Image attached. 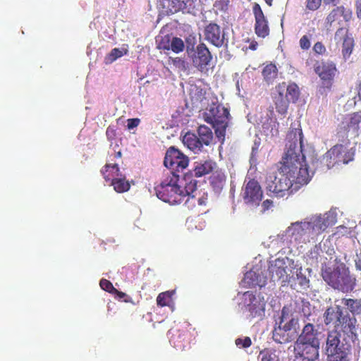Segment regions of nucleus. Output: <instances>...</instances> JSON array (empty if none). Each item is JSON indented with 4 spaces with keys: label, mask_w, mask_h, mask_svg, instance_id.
Returning a JSON list of instances; mask_svg holds the SVG:
<instances>
[{
    "label": "nucleus",
    "mask_w": 361,
    "mask_h": 361,
    "mask_svg": "<svg viewBox=\"0 0 361 361\" xmlns=\"http://www.w3.org/2000/svg\"><path fill=\"white\" fill-rule=\"evenodd\" d=\"M286 139V152L279 169L281 177L270 175L266 180L267 190L276 197L289 195L293 184L300 187L307 184L311 179L303 154V134L301 128H290Z\"/></svg>",
    "instance_id": "1"
},
{
    "label": "nucleus",
    "mask_w": 361,
    "mask_h": 361,
    "mask_svg": "<svg viewBox=\"0 0 361 361\" xmlns=\"http://www.w3.org/2000/svg\"><path fill=\"white\" fill-rule=\"evenodd\" d=\"M321 275L329 286L342 292L351 291L355 286V278L350 275L345 264L338 258L331 265L322 264Z\"/></svg>",
    "instance_id": "2"
},
{
    "label": "nucleus",
    "mask_w": 361,
    "mask_h": 361,
    "mask_svg": "<svg viewBox=\"0 0 361 361\" xmlns=\"http://www.w3.org/2000/svg\"><path fill=\"white\" fill-rule=\"evenodd\" d=\"M179 175L174 172L169 173L161 182L154 187L159 199L170 204H178L183 202L182 185L179 183Z\"/></svg>",
    "instance_id": "3"
},
{
    "label": "nucleus",
    "mask_w": 361,
    "mask_h": 361,
    "mask_svg": "<svg viewBox=\"0 0 361 361\" xmlns=\"http://www.w3.org/2000/svg\"><path fill=\"white\" fill-rule=\"evenodd\" d=\"M325 350L327 361H349L350 345L341 344L339 336L335 333L328 334Z\"/></svg>",
    "instance_id": "4"
},
{
    "label": "nucleus",
    "mask_w": 361,
    "mask_h": 361,
    "mask_svg": "<svg viewBox=\"0 0 361 361\" xmlns=\"http://www.w3.org/2000/svg\"><path fill=\"white\" fill-rule=\"evenodd\" d=\"M189 159L182 152L175 147H170L166 152L164 164L171 170L170 173L183 171L188 166Z\"/></svg>",
    "instance_id": "5"
},
{
    "label": "nucleus",
    "mask_w": 361,
    "mask_h": 361,
    "mask_svg": "<svg viewBox=\"0 0 361 361\" xmlns=\"http://www.w3.org/2000/svg\"><path fill=\"white\" fill-rule=\"evenodd\" d=\"M243 295L247 318L249 319H262L264 315L266 305L264 298L256 296L251 291L245 292Z\"/></svg>",
    "instance_id": "6"
},
{
    "label": "nucleus",
    "mask_w": 361,
    "mask_h": 361,
    "mask_svg": "<svg viewBox=\"0 0 361 361\" xmlns=\"http://www.w3.org/2000/svg\"><path fill=\"white\" fill-rule=\"evenodd\" d=\"M244 202L251 206H259L263 197V191L259 182L250 178L245 180L242 189Z\"/></svg>",
    "instance_id": "7"
},
{
    "label": "nucleus",
    "mask_w": 361,
    "mask_h": 361,
    "mask_svg": "<svg viewBox=\"0 0 361 361\" xmlns=\"http://www.w3.org/2000/svg\"><path fill=\"white\" fill-rule=\"evenodd\" d=\"M336 63L331 61H317L314 65V72L322 81V87L331 89L337 73Z\"/></svg>",
    "instance_id": "8"
},
{
    "label": "nucleus",
    "mask_w": 361,
    "mask_h": 361,
    "mask_svg": "<svg viewBox=\"0 0 361 361\" xmlns=\"http://www.w3.org/2000/svg\"><path fill=\"white\" fill-rule=\"evenodd\" d=\"M203 119L209 124H223L228 122L229 110L220 104L212 103L203 113Z\"/></svg>",
    "instance_id": "9"
},
{
    "label": "nucleus",
    "mask_w": 361,
    "mask_h": 361,
    "mask_svg": "<svg viewBox=\"0 0 361 361\" xmlns=\"http://www.w3.org/2000/svg\"><path fill=\"white\" fill-rule=\"evenodd\" d=\"M212 60V55L204 43L197 44L191 55L193 66L202 73L208 71V66H209Z\"/></svg>",
    "instance_id": "10"
},
{
    "label": "nucleus",
    "mask_w": 361,
    "mask_h": 361,
    "mask_svg": "<svg viewBox=\"0 0 361 361\" xmlns=\"http://www.w3.org/2000/svg\"><path fill=\"white\" fill-rule=\"evenodd\" d=\"M361 123V112H355L346 116L341 122L337 135L339 138L348 139L349 135L357 136Z\"/></svg>",
    "instance_id": "11"
},
{
    "label": "nucleus",
    "mask_w": 361,
    "mask_h": 361,
    "mask_svg": "<svg viewBox=\"0 0 361 361\" xmlns=\"http://www.w3.org/2000/svg\"><path fill=\"white\" fill-rule=\"evenodd\" d=\"M288 258H278L271 264L269 271L273 281H281L282 283L290 281L292 270L288 267Z\"/></svg>",
    "instance_id": "12"
},
{
    "label": "nucleus",
    "mask_w": 361,
    "mask_h": 361,
    "mask_svg": "<svg viewBox=\"0 0 361 361\" xmlns=\"http://www.w3.org/2000/svg\"><path fill=\"white\" fill-rule=\"evenodd\" d=\"M319 343L305 341L295 342L294 353L296 357L307 361H315L319 358Z\"/></svg>",
    "instance_id": "13"
},
{
    "label": "nucleus",
    "mask_w": 361,
    "mask_h": 361,
    "mask_svg": "<svg viewBox=\"0 0 361 361\" xmlns=\"http://www.w3.org/2000/svg\"><path fill=\"white\" fill-rule=\"evenodd\" d=\"M334 329L336 331L334 333L339 336V334L343 333L353 340L356 337L357 319L355 316H351L348 312H343Z\"/></svg>",
    "instance_id": "14"
},
{
    "label": "nucleus",
    "mask_w": 361,
    "mask_h": 361,
    "mask_svg": "<svg viewBox=\"0 0 361 361\" xmlns=\"http://www.w3.org/2000/svg\"><path fill=\"white\" fill-rule=\"evenodd\" d=\"M335 40H342L341 52L345 60L350 58L355 47V40L348 30L344 27L338 28L335 33Z\"/></svg>",
    "instance_id": "15"
},
{
    "label": "nucleus",
    "mask_w": 361,
    "mask_h": 361,
    "mask_svg": "<svg viewBox=\"0 0 361 361\" xmlns=\"http://www.w3.org/2000/svg\"><path fill=\"white\" fill-rule=\"evenodd\" d=\"M252 12L255 16V34L262 38H264L269 35V27L268 21L262 10L260 5L255 3L252 6Z\"/></svg>",
    "instance_id": "16"
},
{
    "label": "nucleus",
    "mask_w": 361,
    "mask_h": 361,
    "mask_svg": "<svg viewBox=\"0 0 361 361\" xmlns=\"http://www.w3.org/2000/svg\"><path fill=\"white\" fill-rule=\"evenodd\" d=\"M204 36L205 40L218 48L224 44L225 34L221 27L215 23H210L205 26Z\"/></svg>",
    "instance_id": "17"
},
{
    "label": "nucleus",
    "mask_w": 361,
    "mask_h": 361,
    "mask_svg": "<svg viewBox=\"0 0 361 361\" xmlns=\"http://www.w3.org/2000/svg\"><path fill=\"white\" fill-rule=\"evenodd\" d=\"M343 145H336L331 147L322 157V162L326 164L328 169L333 168L336 164H346L348 159H343L342 154Z\"/></svg>",
    "instance_id": "18"
},
{
    "label": "nucleus",
    "mask_w": 361,
    "mask_h": 361,
    "mask_svg": "<svg viewBox=\"0 0 361 361\" xmlns=\"http://www.w3.org/2000/svg\"><path fill=\"white\" fill-rule=\"evenodd\" d=\"M343 313V310L340 305H336L328 307L323 314L325 325L335 329Z\"/></svg>",
    "instance_id": "19"
},
{
    "label": "nucleus",
    "mask_w": 361,
    "mask_h": 361,
    "mask_svg": "<svg viewBox=\"0 0 361 361\" xmlns=\"http://www.w3.org/2000/svg\"><path fill=\"white\" fill-rule=\"evenodd\" d=\"M340 16H343L345 21H348L352 17V12L343 6H336L326 16L325 20L326 25L331 26L334 22L339 19Z\"/></svg>",
    "instance_id": "20"
},
{
    "label": "nucleus",
    "mask_w": 361,
    "mask_h": 361,
    "mask_svg": "<svg viewBox=\"0 0 361 361\" xmlns=\"http://www.w3.org/2000/svg\"><path fill=\"white\" fill-rule=\"evenodd\" d=\"M319 333L312 323H307L302 328L296 341L319 343L318 338Z\"/></svg>",
    "instance_id": "21"
},
{
    "label": "nucleus",
    "mask_w": 361,
    "mask_h": 361,
    "mask_svg": "<svg viewBox=\"0 0 361 361\" xmlns=\"http://www.w3.org/2000/svg\"><path fill=\"white\" fill-rule=\"evenodd\" d=\"M216 166V163L212 159L195 162L192 173L195 177H202L212 172Z\"/></svg>",
    "instance_id": "22"
},
{
    "label": "nucleus",
    "mask_w": 361,
    "mask_h": 361,
    "mask_svg": "<svg viewBox=\"0 0 361 361\" xmlns=\"http://www.w3.org/2000/svg\"><path fill=\"white\" fill-rule=\"evenodd\" d=\"M164 7L168 9L169 13H174L179 11L190 13L194 6L188 5L184 0H164Z\"/></svg>",
    "instance_id": "23"
},
{
    "label": "nucleus",
    "mask_w": 361,
    "mask_h": 361,
    "mask_svg": "<svg viewBox=\"0 0 361 361\" xmlns=\"http://www.w3.org/2000/svg\"><path fill=\"white\" fill-rule=\"evenodd\" d=\"M183 143L194 153L197 154L202 151L203 145L195 133H187L183 137Z\"/></svg>",
    "instance_id": "24"
},
{
    "label": "nucleus",
    "mask_w": 361,
    "mask_h": 361,
    "mask_svg": "<svg viewBox=\"0 0 361 361\" xmlns=\"http://www.w3.org/2000/svg\"><path fill=\"white\" fill-rule=\"evenodd\" d=\"M209 180L213 190L219 192L226 184V176L221 170H216L210 176Z\"/></svg>",
    "instance_id": "25"
},
{
    "label": "nucleus",
    "mask_w": 361,
    "mask_h": 361,
    "mask_svg": "<svg viewBox=\"0 0 361 361\" xmlns=\"http://www.w3.org/2000/svg\"><path fill=\"white\" fill-rule=\"evenodd\" d=\"M100 171L106 182H111L122 174L117 164H106Z\"/></svg>",
    "instance_id": "26"
},
{
    "label": "nucleus",
    "mask_w": 361,
    "mask_h": 361,
    "mask_svg": "<svg viewBox=\"0 0 361 361\" xmlns=\"http://www.w3.org/2000/svg\"><path fill=\"white\" fill-rule=\"evenodd\" d=\"M243 283L245 287H262L265 286L266 281L255 271H248L245 274Z\"/></svg>",
    "instance_id": "27"
},
{
    "label": "nucleus",
    "mask_w": 361,
    "mask_h": 361,
    "mask_svg": "<svg viewBox=\"0 0 361 361\" xmlns=\"http://www.w3.org/2000/svg\"><path fill=\"white\" fill-rule=\"evenodd\" d=\"M190 333L188 331H183L182 332H179L178 335L173 336L171 341L173 342L175 348L180 350H185V348L190 345Z\"/></svg>",
    "instance_id": "28"
},
{
    "label": "nucleus",
    "mask_w": 361,
    "mask_h": 361,
    "mask_svg": "<svg viewBox=\"0 0 361 361\" xmlns=\"http://www.w3.org/2000/svg\"><path fill=\"white\" fill-rule=\"evenodd\" d=\"M183 180L185 182L183 189L180 188V192L183 193V200L186 196L191 195L192 197H194L195 195L192 194L197 188V180L192 178L191 174H185L183 177Z\"/></svg>",
    "instance_id": "29"
},
{
    "label": "nucleus",
    "mask_w": 361,
    "mask_h": 361,
    "mask_svg": "<svg viewBox=\"0 0 361 361\" xmlns=\"http://www.w3.org/2000/svg\"><path fill=\"white\" fill-rule=\"evenodd\" d=\"M198 138L202 145L209 146L213 140L212 130L205 125H200L197 128Z\"/></svg>",
    "instance_id": "30"
},
{
    "label": "nucleus",
    "mask_w": 361,
    "mask_h": 361,
    "mask_svg": "<svg viewBox=\"0 0 361 361\" xmlns=\"http://www.w3.org/2000/svg\"><path fill=\"white\" fill-rule=\"evenodd\" d=\"M264 80L268 84H272L278 75V68L271 63L264 66L262 72Z\"/></svg>",
    "instance_id": "31"
},
{
    "label": "nucleus",
    "mask_w": 361,
    "mask_h": 361,
    "mask_svg": "<svg viewBox=\"0 0 361 361\" xmlns=\"http://www.w3.org/2000/svg\"><path fill=\"white\" fill-rule=\"evenodd\" d=\"M274 102L278 113L285 114L287 112L289 99L286 97H284L282 92H279L278 94L274 96Z\"/></svg>",
    "instance_id": "32"
},
{
    "label": "nucleus",
    "mask_w": 361,
    "mask_h": 361,
    "mask_svg": "<svg viewBox=\"0 0 361 361\" xmlns=\"http://www.w3.org/2000/svg\"><path fill=\"white\" fill-rule=\"evenodd\" d=\"M342 304L354 315H361V299L343 298Z\"/></svg>",
    "instance_id": "33"
},
{
    "label": "nucleus",
    "mask_w": 361,
    "mask_h": 361,
    "mask_svg": "<svg viewBox=\"0 0 361 361\" xmlns=\"http://www.w3.org/2000/svg\"><path fill=\"white\" fill-rule=\"evenodd\" d=\"M111 185L114 186V190L118 193L126 192L130 188L129 182L123 174H121V176L113 179L111 181Z\"/></svg>",
    "instance_id": "34"
},
{
    "label": "nucleus",
    "mask_w": 361,
    "mask_h": 361,
    "mask_svg": "<svg viewBox=\"0 0 361 361\" xmlns=\"http://www.w3.org/2000/svg\"><path fill=\"white\" fill-rule=\"evenodd\" d=\"M175 290H168L159 293L157 298V304L159 307L169 306L172 302Z\"/></svg>",
    "instance_id": "35"
},
{
    "label": "nucleus",
    "mask_w": 361,
    "mask_h": 361,
    "mask_svg": "<svg viewBox=\"0 0 361 361\" xmlns=\"http://www.w3.org/2000/svg\"><path fill=\"white\" fill-rule=\"evenodd\" d=\"M312 227L309 222H295L292 224L290 229L292 231L293 235H302L305 233V230L310 229Z\"/></svg>",
    "instance_id": "36"
},
{
    "label": "nucleus",
    "mask_w": 361,
    "mask_h": 361,
    "mask_svg": "<svg viewBox=\"0 0 361 361\" xmlns=\"http://www.w3.org/2000/svg\"><path fill=\"white\" fill-rule=\"evenodd\" d=\"M162 48L168 50L171 49L173 52L179 53L184 49V43L180 38L173 37L170 45H164Z\"/></svg>",
    "instance_id": "37"
},
{
    "label": "nucleus",
    "mask_w": 361,
    "mask_h": 361,
    "mask_svg": "<svg viewBox=\"0 0 361 361\" xmlns=\"http://www.w3.org/2000/svg\"><path fill=\"white\" fill-rule=\"evenodd\" d=\"M300 96V90L295 83H292L288 85L286 90V97L293 102H295Z\"/></svg>",
    "instance_id": "38"
},
{
    "label": "nucleus",
    "mask_w": 361,
    "mask_h": 361,
    "mask_svg": "<svg viewBox=\"0 0 361 361\" xmlns=\"http://www.w3.org/2000/svg\"><path fill=\"white\" fill-rule=\"evenodd\" d=\"M273 338L276 342L279 343H283L288 341L286 332L284 331L280 326L277 328H274L273 331Z\"/></svg>",
    "instance_id": "39"
},
{
    "label": "nucleus",
    "mask_w": 361,
    "mask_h": 361,
    "mask_svg": "<svg viewBox=\"0 0 361 361\" xmlns=\"http://www.w3.org/2000/svg\"><path fill=\"white\" fill-rule=\"evenodd\" d=\"M259 356H261L262 361H279L275 350L271 349L266 348L260 351Z\"/></svg>",
    "instance_id": "40"
},
{
    "label": "nucleus",
    "mask_w": 361,
    "mask_h": 361,
    "mask_svg": "<svg viewBox=\"0 0 361 361\" xmlns=\"http://www.w3.org/2000/svg\"><path fill=\"white\" fill-rule=\"evenodd\" d=\"M228 122H225L223 124L212 125L214 128L216 136L219 139L221 140L222 143L224 142L225 139L226 130L228 127Z\"/></svg>",
    "instance_id": "41"
},
{
    "label": "nucleus",
    "mask_w": 361,
    "mask_h": 361,
    "mask_svg": "<svg viewBox=\"0 0 361 361\" xmlns=\"http://www.w3.org/2000/svg\"><path fill=\"white\" fill-rule=\"evenodd\" d=\"M127 52H128L127 49H121L119 48H114L113 49H111L110 53L107 55L106 59L109 62L111 63V62L116 61L117 59L126 54Z\"/></svg>",
    "instance_id": "42"
},
{
    "label": "nucleus",
    "mask_w": 361,
    "mask_h": 361,
    "mask_svg": "<svg viewBox=\"0 0 361 361\" xmlns=\"http://www.w3.org/2000/svg\"><path fill=\"white\" fill-rule=\"evenodd\" d=\"M99 286L101 288L109 293H114V292L116 291V288L114 287L112 283L105 279H101L99 282Z\"/></svg>",
    "instance_id": "43"
},
{
    "label": "nucleus",
    "mask_w": 361,
    "mask_h": 361,
    "mask_svg": "<svg viewBox=\"0 0 361 361\" xmlns=\"http://www.w3.org/2000/svg\"><path fill=\"white\" fill-rule=\"evenodd\" d=\"M236 346L242 348H247L252 345L251 338L248 336L244 337L243 338H238L235 341Z\"/></svg>",
    "instance_id": "44"
},
{
    "label": "nucleus",
    "mask_w": 361,
    "mask_h": 361,
    "mask_svg": "<svg viewBox=\"0 0 361 361\" xmlns=\"http://www.w3.org/2000/svg\"><path fill=\"white\" fill-rule=\"evenodd\" d=\"M106 135L108 140H114L116 137V126L113 125L109 126L106 130Z\"/></svg>",
    "instance_id": "45"
},
{
    "label": "nucleus",
    "mask_w": 361,
    "mask_h": 361,
    "mask_svg": "<svg viewBox=\"0 0 361 361\" xmlns=\"http://www.w3.org/2000/svg\"><path fill=\"white\" fill-rule=\"evenodd\" d=\"M299 44L302 49H309L311 46L310 37L307 35H303L299 41Z\"/></svg>",
    "instance_id": "46"
},
{
    "label": "nucleus",
    "mask_w": 361,
    "mask_h": 361,
    "mask_svg": "<svg viewBox=\"0 0 361 361\" xmlns=\"http://www.w3.org/2000/svg\"><path fill=\"white\" fill-rule=\"evenodd\" d=\"M115 295V298L118 300H123L125 302H131L132 298L130 296L128 295L126 293L119 291L116 289V292H114L113 293Z\"/></svg>",
    "instance_id": "47"
},
{
    "label": "nucleus",
    "mask_w": 361,
    "mask_h": 361,
    "mask_svg": "<svg viewBox=\"0 0 361 361\" xmlns=\"http://www.w3.org/2000/svg\"><path fill=\"white\" fill-rule=\"evenodd\" d=\"M322 0H307L306 7L311 11H315L319 8L321 5Z\"/></svg>",
    "instance_id": "48"
},
{
    "label": "nucleus",
    "mask_w": 361,
    "mask_h": 361,
    "mask_svg": "<svg viewBox=\"0 0 361 361\" xmlns=\"http://www.w3.org/2000/svg\"><path fill=\"white\" fill-rule=\"evenodd\" d=\"M313 51L317 54L322 55L326 52V49L322 42H317L313 47Z\"/></svg>",
    "instance_id": "49"
},
{
    "label": "nucleus",
    "mask_w": 361,
    "mask_h": 361,
    "mask_svg": "<svg viewBox=\"0 0 361 361\" xmlns=\"http://www.w3.org/2000/svg\"><path fill=\"white\" fill-rule=\"evenodd\" d=\"M342 157L343 159H348L346 161V164H348L350 161L353 160L354 154L351 152L350 150H347L345 146L343 145L342 148Z\"/></svg>",
    "instance_id": "50"
},
{
    "label": "nucleus",
    "mask_w": 361,
    "mask_h": 361,
    "mask_svg": "<svg viewBox=\"0 0 361 361\" xmlns=\"http://www.w3.org/2000/svg\"><path fill=\"white\" fill-rule=\"evenodd\" d=\"M296 324H298V319L292 318L290 319L289 322L286 323L281 328L284 330V331L287 332L290 331L293 327H295Z\"/></svg>",
    "instance_id": "51"
},
{
    "label": "nucleus",
    "mask_w": 361,
    "mask_h": 361,
    "mask_svg": "<svg viewBox=\"0 0 361 361\" xmlns=\"http://www.w3.org/2000/svg\"><path fill=\"white\" fill-rule=\"evenodd\" d=\"M140 123V118H129L127 121V127L129 130L133 129L134 128H136L139 126Z\"/></svg>",
    "instance_id": "52"
},
{
    "label": "nucleus",
    "mask_w": 361,
    "mask_h": 361,
    "mask_svg": "<svg viewBox=\"0 0 361 361\" xmlns=\"http://www.w3.org/2000/svg\"><path fill=\"white\" fill-rule=\"evenodd\" d=\"M273 205V202L271 200H266L262 204V211L265 212L269 209Z\"/></svg>",
    "instance_id": "53"
},
{
    "label": "nucleus",
    "mask_w": 361,
    "mask_h": 361,
    "mask_svg": "<svg viewBox=\"0 0 361 361\" xmlns=\"http://www.w3.org/2000/svg\"><path fill=\"white\" fill-rule=\"evenodd\" d=\"M208 195L207 193H203L201 197L197 200L198 204L200 206L206 205L207 202Z\"/></svg>",
    "instance_id": "54"
},
{
    "label": "nucleus",
    "mask_w": 361,
    "mask_h": 361,
    "mask_svg": "<svg viewBox=\"0 0 361 361\" xmlns=\"http://www.w3.org/2000/svg\"><path fill=\"white\" fill-rule=\"evenodd\" d=\"M355 262L356 269L361 271V250L357 253Z\"/></svg>",
    "instance_id": "55"
},
{
    "label": "nucleus",
    "mask_w": 361,
    "mask_h": 361,
    "mask_svg": "<svg viewBox=\"0 0 361 361\" xmlns=\"http://www.w3.org/2000/svg\"><path fill=\"white\" fill-rule=\"evenodd\" d=\"M356 15L359 19H361V0H355Z\"/></svg>",
    "instance_id": "56"
},
{
    "label": "nucleus",
    "mask_w": 361,
    "mask_h": 361,
    "mask_svg": "<svg viewBox=\"0 0 361 361\" xmlns=\"http://www.w3.org/2000/svg\"><path fill=\"white\" fill-rule=\"evenodd\" d=\"M173 63L176 66L184 65L185 61L180 57H176L173 59Z\"/></svg>",
    "instance_id": "57"
},
{
    "label": "nucleus",
    "mask_w": 361,
    "mask_h": 361,
    "mask_svg": "<svg viewBox=\"0 0 361 361\" xmlns=\"http://www.w3.org/2000/svg\"><path fill=\"white\" fill-rule=\"evenodd\" d=\"M340 0H324L325 4H332L336 6L339 3Z\"/></svg>",
    "instance_id": "58"
},
{
    "label": "nucleus",
    "mask_w": 361,
    "mask_h": 361,
    "mask_svg": "<svg viewBox=\"0 0 361 361\" xmlns=\"http://www.w3.org/2000/svg\"><path fill=\"white\" fill-rule=\"evenodd\" d=\"M258 46V44L257 42L255 41H253L250 43V46H249V48L251 50H256L257 49V47Z\"/></svg>",
    "instance_id": "59"
},
{
    "label": "nucleus",
    "mask_w": 361,
    "mask_h": 361,
    "mask_svg": "<svg viewBox=\"0 0 361 361\" xmlns=\"http://www.w3.org/2000/svg\"><path fill=\"white\" fill-rule=\"evenodd\" d=\"M286 309L285 307H283L281 311V323L284 322V320L286 319Z\"/></svg>",
    "instance_id": "60"
},
{
    "label": "nucleus",
    "mask_w": 361,
    "mask_h": 361,
    "mask_svg": "<svg viewBox=\"0 0 361 361\" xmlns=\"http://www.w3.org/2000/svg\"><path fill=\"white\" fill-rule=\"evenodd\" d=\"M121 156H122V153H121V152H120V151H119V152H115V154H114V157H115V158H117V159H118V158H121Z\"/></svg>",
    "instance_id": "61"
},
{
    "label": "nucleus",
    "mask_w": 361,
    "mask_h": 361,
    "mask_svg": "<svg viewBox=\"0 0 361 361\" xmlns=\"http://www.w3.org/2000/svg\"><path fill=\"white\" fill-rule=\"evenodd\" d=\"M184 2L188 4V5H191L193 6V1L192 0H184Z\"/></svg>",
    "instance_id": "62"
},
{
    "label": "nucleus",
    "mask_w": 361,
    "mask_h": 361,
    "mask_svg": "<svg viewBox=\"0 0 361 361\" xmlns=\"http://www.w3.org/2000/svg\"><path fill=\"white\" fill-rule=\"evenodd\" d=\"M264 1H266V3H267L268 5H269V6H271V5L272 0H264Z\"/></svg>",
    "instance_id": "63"
},
{
    "label": "nucleus",
    "mask_w": 361,
    "mask_h": 361,
    "mask_svg": "<svg viewBox=\"0 0 361 361\" xmlns=\"http://www.w3.org/2000/svg\"><path fill=\"white\" fill-rule=\"evenodd\" d=\"M199 92L200 93V97H201V96H202V89H200V90L199 91Z\"/></svg>",
    "instance_id": "64"
}]
</instances>
